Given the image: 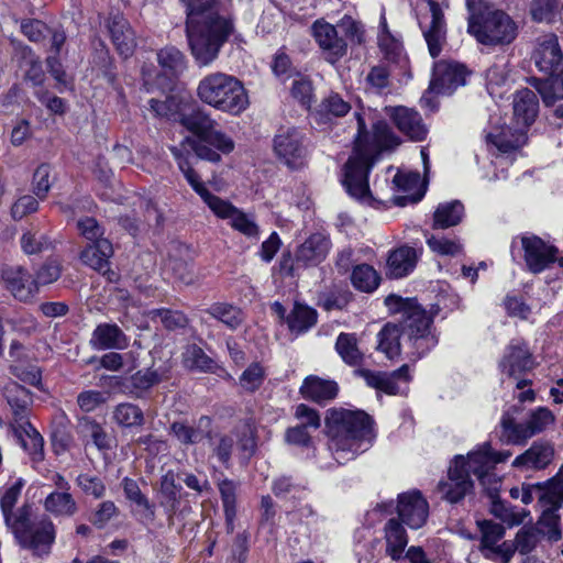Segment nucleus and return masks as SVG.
<instances>
[{
    "instance_id": "f257e3e1",
    "label": "nucleus",
    "mask_w": 563,
    "mask_h": 563,
    "mask_svg": "<svg viewBox=\"0 0 563 563\" xmlns=\"http://www.w3.org/2000/svg\"><path fill=\"white\" fill-rule=\"evenodd\" d=\"M385 305L400 314L399 325L386 324L377 335V349L389 360L399 355L401 344L408 345L416 358L437 345L438 339L430 331L432 320L416 300L391 294L385 298Z\"/></svg>"
},
{
    "instance_id": "f03ea898",
    "label": "nucleus",
    "mask_w": 563,
    "mask_h": 563,
    "mask_svg": "<svg viewBox=\"0 0 563 563\" xmlns=\"http://www.w3.org/2000/svg\"><path fill=\"white\" fill-rule=\"evenodd\" d=\"M186 12V34L199 66H209L233 31L232 22L220 15L217 0H180Z\"/></svg>"
},
{
    "instance_id": "7ed1b4c3",
    "label": "nucleus",
    "mask_w": 563,
    "mask_h": 563,
    "mask_svg": "<svg viewBox=\"0 0 563 563\" xmlns=\"http://www.w3.org/2000/svg\"><path fill=\"white\" fill-rule=\"evenodd\" d=\"M357 135L354 152L344 165L342 185L347 194L358 200L369 196L368 173L373 156L383 150L398 145V139L386 122L378 121L369 134L364 119L356 113Z\"/></svg>"
},
{
    "instance_id": "20e7f679",
    "label": "nucleus",
    "mask_w": 563,
    "mask_h": 563,
    "mask_svg": "<svg viewBox=\"0 0 563 563\" xmlns=\"http://www.w3.org/2000/svg\"><path fill=\"white\" fill-rule=\"evenodd\" d=\"M325 427L329 450L339 464L353 460L371 445L372 419L364 411L331 409L325 418Z\"/></svg>"
},
{
    "instance_id": "39448f33",
    "label": "nucleus",
    "mask_w": 563,
    "mask_h": 563,
    "mask_svg": "<svg viewBox=\"0 0 563 563\" xmlns=\"http://www.w3.org/2000/svg\"><path fill=\"white\" fill-rule=\"evenodd\" d=\"M309 34L323 59L334 65L347 54L350 46L365 42L366 31L360 20L344 14L336 23H330L324 18L314 20L309 27Z\"/></svg>"
},
{
    "instance_id": "423d86ee",
    "label": "nucleus",
    "mask_w": 563,
    "mask_h": 563,
    "mask_svg": "<svg viewBox=\"0 0 563 563\" xmlns=\"http://www.w3.org/2000/svg\"><path fill=\"white\" fill-rule=\"evenodd\" d=\"M197 96L205 104L230 115H240L250 106L244 84L238 77L223 71L203 76L198 84Z\"/></svg>"
},
{
    "instance_id": "0eeeda50",
    "label": "nucleus",
    "mask_w": 563,
    "mask_h": 563,
    "mask_svg": "<svg viewBox=\"0 0 563 563\" xmlns=\"http://www.w3.org/2000/svg\"><path fill=\"white\" fill-rule=\"evenodd\" d=\"M538 113V99L536 93L528 89L519 90L514 97V119L516 126L494 128L486 140L500 153H510L526 143V130L533 123Z\"/></svg>"
},
{
    "instance_id": "6e6552de",
    "label": "nucleus",
    "mask_w": 563,
    "mask_h": 563,
    "mask_svg": "<svg viewBox=\"0 0 563 563\" xmlns=\"http://www.w3.org/2000/svg\"><path fill=\"white\" fill-rule=\"evenodd\" d=\"M467 32L482 45L501 46L517 37V25L506 12L486 9L484 14L468 18Z\"/></svg>"
},
{
    "instance_id": "1a4fd4ad",
    "label": "nucleus",
    "mask_w": 563,
    "mask_h": 563,
    "mask_svg": "<svg viewBox=\"0 0 563 563\" xmlns=\"http://www.w3.org/2000/svg\"><path fill=\"white\" fill-rule=\"evenodd\" d=\"M16 542L35 556L48 555L55 541V527L51 519L43 517L37 521L31 520V515L20 517L10 529Z\"/></svg>"
},
{
    "instance_id": "9d476101",
    "label": "nucleus",
    "mask_w": 563,
    "mask_h": 563,
    "mask_svg": "<svg viewBox=\"0 0 563 563\" xmlns=\"http://www.w3.org/2000/svg\"><path fill=\"white\" fill-rule=\"evenodd\" d=\"M562 503L563 471L561 470L554 478L548 482V488L539 497L542 514L536 530L544 534L550 541H559L562 538L560 516L556 514Z\"/></svg>"
},
{
    "instance_id": "9b49d317",
    "label": "nucleus",
    "mask_w": 563,
    "mask_h": 563,
    "mask_svg": "<svg viewBox=\"0 0 563 563\" xmlns=\"http://www.w3.org/2000/svg\"><path fill=\"white\" fill-rule=\"evenodd\" d=\"M554 421L555 417L549 408L538 407L529 412L525 422H516L511 416L504 415L500 424L507 442L525 444L532 437L544 432Z\"/></svg>"
},
{
    "instance_id": "f8f14e48",
    "label": "nucleus",
    "mask_w": 563,
    "mask_h": 563,
    "mask_svg": "<svg viewBox=\"0 0 563 563\" xmlns=\"http://www.w3.org/2000/svg\"><path fill=\"white\" fill-rule=\"evenodd\" d=\"M418 8L419 26L430 55L435 58L446 44V23L443 11L434 0H422Z\"/></svg>"
},
{
    "instance_id": "ddd939ff",
    "label": "nucleus",
    "mask_w": 563,
    "mask_h": 563,
    "mask_svg": "<svg viewBox=\"0 0 563 563\" xmlns=\"http://www.w3.org/2000/svg\"><path fill=\"white\" fill-rule=\"evenodd\" d=\"M474 466L476 464H471V453L467 457L456 456L449 468L448 479L438 484L442 498L452 504L463 499L473 487L471 474L474 475Z\"/></svg>"
},
{
    "instance_id": "4468645a",
    "label": "nucleus",
    "mask_w": 563,
    "mask_h": 563,
    "mask_svg": "<svg viewBox=\"0 0 563 563\" xmlns=\"http://www.w3.org/2000/svg\"><path fill=\"white\" fill-rule=\"evenodd\" d=\"M274 150L277 156L290 168H299L306 162L305 136L297 128H280L274 139Z\"/></svg>"
},
{
    "instance_id": "2eb2a0df",
    "label": "nucleus",
    "mask_w": 563,
    "mask_h": 563,
    "mask_svg": "<svg viewBox=\"0 0 563 563\" xmlns=\"http://www.w3.org/2000/svg\"><path fill=\"white\" fill-rule=\"evenodd\" d=\"M521 246L525 252V262L531 273L539 274L553 263H558L563 268V257L559 256V250L539 236H522Z\"/></svg>"
},
{
    "instance_id": "dca6fc26",
    "label": "nucleus",
    "mask_w": 563,
    "mask_h": 563,
    "mask_svg": "<svg viewBox=\"0 0 563 563\" xmlns=\"http://www.w3.org/2000/svg\"><path fill=\"white\" fill-rule=\"evenodd\" d=\"M534 365L533 355L527 342L521 339H512L505 347L499 361L501 373L514 378H519L522 374L531 371Z\"/></svg>"
},
{
    "instance_id": "f3484780",
    "label": "nucleus",
    "mask_w": 563,
    "mask_h": 563,
    "mask_svg": "<svg viewBox=\"0 0 563 563\" xmlns=\"http://www.w3.org/2000/svg\"><path fill=\"white\" fill-rule=\"evenodd\" d=\"M211 211L219 219L229 220L231 228L245 238L253 241L260 239L261 231L254 217L236 208L230 201L221 199Z\"/></svg>"
},
{
    "instance_id": "a211bd4d",
    "label": "nucleus",
    "mask_w": 563,
    "mask_h": 563,
    "mask_svg": "<svg viewBox=\"0 0 563 563\" xmlns=\"http://www.w3.org/2000/svg\"><path fill=\"white\" fill-rule=\"evenodd\" d=\"M397 512L411 529L421 528L429 515V505L420 492L411 490L398 496Z\"/></svg>"
},
{
    "instance_id": "6ab92c4d",
    "label": "nucleus",
    "mask_w": 563,
    "mask_h": 563,
    "mask_svg": "<svg viewBox=\"0 0 563 563\" xmlns=\"http://www.w3.org/2000/svg\"><path fill=\"white\" fill-rule=\"evenodd\" d=\"M466 68L455 62L440 60L434 64L431 89L438 93H451L466 81Z\"/></svg>"
},
{
    "instance_id": "aec40b11",
    "label": "nucleus",
    "mask_w": 563,
    "mask_h": 563,
    "mask_svg": "<svg viewBox=\"0 0 563 563\" xmlns=\"http://www.w3.org/2000/svg\"><path fill=\"white\" fill-rule=\"evenodd\" d=\"M234 146V141L228 134L212 128L199 142L194 144V151L201 159L219 163L221 154H230Z\"/></svg>"
},
{
    "instance_id": "412c9836",
    "label": "nucleus",
    "mask_w": 563,
    "mask_h": 563,
    "mask_svg": "<svg viewBox=\"0 0 563 563\" xmlns=\"http://www.w3.org/2000/svg\"><path fill=\"white\" fill-rule=\"evenodd\" d=\"M387 115L397 129L412 141H422L428 130L419 112L404 106L386 108Z\"/></svg>"
},
{
    "instance_id": "4be33fe9",
    "label": "nucleus",
    "mask_w": 563,
    "mask_h": 563,
    "mask_svg": "<svg viewBox=\"0 0 563 563\" xmlns=\"http://www.w3.org/2000/svg\"><path fill=\"white\" fill-rule=\"evenodd\" d=\"M355 375L362 377L369 387L376 388L389 395L400 393L399 382L410 380L409 366L402 365L393 373L373 372L369 369H356Z\"/></svg>"
},
{
    "instance_id": "5701e85b",
    "label": "nucleus",
    "mask_w": 563,
    "mask_h": 563,
    "mask_svg": "<svg viewBox=\"0 0 563 563\" xmlns=\"http://www.w3.org/2000/svg\"><path fill=\"white\" fill-rule=\"evenodd\" d=\"M330 238L323 233H313L300 244L295 261L302 266H317L325 260L331 250Z\"/></svg>"
},
{
    "instance_id": "b1692460",
    "label": "nucleus",
    "mask_w": 563,
    "mask_h": 563,
    "mask_svg": "<svg viewBox=\"0 0 563 563\" xmlns=\"http://www.w3.org/2000/svg\"><path fill=\"white\" fill-rule=\"evenodd\" d=\"M563 54L556 35L547 34L539 38L533 60L540 71L552 75L561 64Z\"/></svg>"
},
{
    "instance_id": "393cba45",
    "label": "nucleus",
    "mask_w": 563,
    "mask_h": 563,
    "mask_svg": "<svg viewBox=\"0 0 563 563\" xmlns=\"http://www.w3.org/2000/svg\"><path fill=\"white\" fill-rule=\"evenodd\" d=\"M420 252L415 247L401 245L388 253L386 274L390 278H404L416 268Z\"/></svg>"
},
{
    "instance_id": "a878e982",
    "label": "nucleus",
    "mask_w": 563,
    "mask_h": 563,
    "mask_svg": "<svg viewBox=\"0 0 563 563\" xmlns=\"http://www.w3.org/2000/svg\"><path fill=\"white\" fill-rule=\"evenodd\" d=\"M2 278L7 288L20 301H27L36 294V283L21 266L5 267L2 271Z\"/></svg>"
},
{
    "instance_id": "bb28decb",
    "label": "nucleus",
    "mask_w": 563,
    "mask_h": 563,
    "mask_svg": "<svg viewBox=\"0 0 563 563\" xmlns=\"http://www.w3.org/2000/svg\"><path fill=\"white\" fill-rule=\"evenodd\" d=\"M553 456L554 448L550 442L537 441L512 461V466L521 470H542L552 462Z\"/></svg>"
},
{
    "instance_id": "cd10ccee",
    "label": "nucleus",
    "mask_w": 563,
    "mask_h": 563,
    "mask_svg": "<svg viewBox=\"0 0 563 563\" xmlns=\"http://www.w3.org/2000/svg\"><path fill=\"white\" fill-rule=\"evenodd\" d=\"M178 122L188 131L196 134L200 140L212 129L217 128L218 122L203 109L185 102Z\"/></svg>"
},
{
    "instance_id": "c85d7f7f",
    "label": "nucleus",
    "mask_w": 563,
    "mask_h": 563,
    "mask_svg": "<svg viewBox=\"0 0 563 563\" xmlns=\"http://www.w3.org/2000/svg\"><path fill=\"white\" fill-rule=\"evenodd\" d=\"M232 437L236 442L238 456L242 463H247L257 450V428L251 418L235 426Z\"/></svg>"
},
{
    "instance_id": "c756f323",
    "label": "nucleus",
    "mask_w": 563,
    "mask_h": 563,
    "mask_svg": "<svg viewBox=\"0 0 563 563\" xmlns=\"http://www.w3.org/2000/svg\"><path fill=\"white\" fill-rule=\"evenodd\" d=\"M510 456L509 451L492 452L490 445L484 443L476 451L471 452V464H476L474 475L485 483V478L492 477L489 470L497 463L506 462Z\"/></svg>"
},
{
    "instance_id": "7c9ffc66",
    "label": "nucleus",
    "mask_w": 563,
    "mask_h": 563,
    "mask_svg": "<svg viewBox=\"0 0 563 563\" xmlns=\"http://www.w3.org/2000/svg\"><path fill=\"white\" fill-rule=\"evenodd\" d=\"M24 484V481L19 478L4 492L0 499L1 511L4 522L9 529L20 520V517H27V515H31V506L29 505H23L16 511L13 510Z\"/></svg>"
},
{
    "instance_id": "2f4dec72",
    "label": "nucleus",
    "mask_w": 563,
    "mask_h": 563,
    "mask_svg": "<svg viewBox=\"0 0 563 563\" xmlns=\"http://www.w3.org/2000/svg\"><path fill=\"white\" fill-rule=\"evenodd\" d=\"M394 184L404 192H408L407 196L396 199L399 206H405L407 202L416 203L424 196L426 187L418 172H398L394 177Z\"/></svg>"
},
{
    "instance_id": "473e14b6",
    "label": "nucleus",
    "mask_w": 563,
    "mask_h": 563,
    "mask_svg": "<svg viewBox=\"0 0 563 563\" xmlns=\"http://www.w3.org/2000/svg\"><path fill=\"white\" fill-rule=\"evenodd\" d=\"M111 41L117 52L126 58L131 56L136 46L135 35L128 21L120 15L113 18L110 26Z\"/></svg>"
},
{
    "instance_id": "72a5a7b5",
    "label": "nucleus",
    "mask_w": 563,
    "mask_h": 563,
    "mask_svg": "<svg viewBox=\"0 0 563 563\" xmlns=\"http://www.w3.org/2000/svg\"><path fill=\"white\" fill-rule=\"evenodd\" d=\"M338 390L339 387L335 382L322 379L317 376L307 377L300 387V393L303 398L319 404L334 399L338 395Z\"/></svg>"
},
{
    "instance_id": "f704fd0d",
    "label": "nucleus",
    "mask_w": 563,
    "mask_h": 563,
    "mask_svg": "<svg viewBox=\"0 0 563 563\" xmlns=\"http://www.w3.org/2000/svg\"><path fill=\"white\" fill-rule=\"evenodd\" d=\"M172 431L184 444H197L211 434V419L207 416L200 417L196 426L183 422H174Z\"/></svg>"
},
{
    "instance_id": "c9c22d12",
    "label": "nucleus",
    "mask_w": 563,
    "mask_h": 563,
    "mask_svg": "<svg viewBox=\"0 0 563 563\" xmlns=\"http://www.w3.org/2000/svg\"><path fill=\"white\" fill-rule=\"evenodd\" d=\"M378 45L385 57L390 62H399L404 56L401 38L398 34L390 32L384 9L379 18Z\"/></svg>"
},
{
    "instance_id": "e433bc0d",
    "label": "nucleus",
    "mask_w": 563,
    "mask_h": 563,
    "mask_svg": "<svg viewBox=\"0 0 563 563\" xmlns=\"http://www.w3.org/2000/svg\"><path fill=\"white\" fill-rule=\"evenodd\" d=\"M386 540V554L394 561H399L404 556L408 544V536L400 522L396 519H389L384 528Z\"/></svg>"
},
{
    "instance_id": "4c0bfd02",
    "label": "nucleus",
    "mask_w": 563,
    "mask_h": 563,
    "mask_svg": "<svg viewBox=\"0 0 563 563\" xmlns=\"http://www.w3.org/2000/svg\"><path fill=\"white\" fill-rule=\"evenodd\" d=\"M350 279L356 290L366 294L374 292L382 282L379 273L365 263L353 266Z\"/></svg>"
},
{
    "instance_id": "58836bf2",
    "label": "nucleus",
    "mask_w": 563,
    "mask_h": 563,
    "mask_svg": "<svg viewBox=\"0 0 563 563\" xmlns=\"http://www.w3.org/2000/svg\"><path fill=\"white\" fill-rule=\"evenodd\" d=\"M335 351L342 361L350 366H358L364 360V353L358 346L355 333H340L335 341Z\"/></svg>"
},
{
    "instance_id": "ea45409f",
    "label": "nucleus",
    "mask_w": 563,
    "mask_h": 563,
    "mask_svg": "<svg viewBox=\"0 0 563 563\" xmlns=\"http://www.w3.org/2000/svg\"><path fill=\"white\" fill-rule=\"evenodd\" d=\"M351 110V104L345 101L339 93L332 92L318 106L316 118L321 123H327L333 118H340L347 114Z\"/></svg>"
},
{
    "instance_id": "a19ab883",
    "label": "nucleus",
    "mask_w": 563,
    "mask_h": 563,
    "mask_svg": "<svg viewBox=\"0 0 563 563\" xmlns=\"http://www.w3.org/2000/svg\"><path fill=\"white\" fill-rule=\"evenodd\" d=\"M463 216L464 207L460 201L440 203L433 214V228L448 229L457 225Z\"/></svg>"
},
{
    "instance_id": "79ce46f5",
    "label": "nucleus",
    "mask_w": 563,
    "mask_h": 563,
    "mask_svg": "<svg viewBox=\"0 0 563 563\" xmlns=\"http://www.w3.org/2000/svg\"><path fill=\"white\" fill-rule=\"evenodd\" d=\"M78 431L87 439L86 448H96L106 457V434L100 423L90 417H82L78 420Z\"/></svg>"
},
{
    "instance_id": "37998d69",
    "label": "nucleus",
    "mask_w": 563,
    "mask_h": 563,
    "mask_svg": "<svg viewBox=\"0 0 563 563\" xmlns=\"http://www.w3.org/2000/svg\"><path fill=\"white\" fill-rule=\"evenodd\" d=\"M179 169L184 174L186 180L191 186V188L200 196V198L208 206V208L212 210L222 198L213 195L206 187L205 183L201 180L198 173L190 167L187 161H180Z\"/></svg>"
},
{
    "instance_id": "c03bdc74",
    "label": "nucleus",
    "mask_w": 563,
    "mask_h": 563,
    "mask_svg": "<svg viewBox=\"0 0 563 563\" xmlns=\"http://www.w3.org/2000/svg\"><path fill=\"white\" fill-rule=\"evenodd\" d=\"M206 311L231 330L238 329L244 321L242 310L233 305L217 302L211 305Z\"/></svg>"
},
{
    "instance_id": "a18cd8bd",
    "label": "nucleus",
    "mask_w": 563,
    "mask_h": 563,
    "mask_svg": "<svg viewBox=\"0 0 563 563\" xmlns=\"http://www.w3.org/2000/svg\"><path fill=\"white\" fill-rule=\"evenodd\" d=\"M157 60L164 74L169 77L178 76L186 69V58L176 47L169 46L157 53Z\"/></svg>"
},
{
    "instance_id": "49530a36",
    "label": "nucleus",
    "mask_w": 563,
    "mask_h": 563,
    "mask_svg": "<svg viewBox=\"0 0 563 563\" xmlns=\"http://www.w3.org/2000/svg\"><path fill=\"white\" fill-rule=\"evenodd\" d=\"M317 322V312L314 309L295 303L294 309L287 317V324L291 332L302 333L313 327Z\"/></svg>"
},
{
    "instance_id": "de8ad7c7",
    "label": "nucleus",
    "mask_w": 563,
    "mask_h": 563,
    "mask_svg": "<svg viewBox=\"0 0 563 563\" xmlns=\"http://www.w3.org/2000/svg\"><path fill=\"white\" fill-rule=\"evenodd\" d=\"M185 100L177 97H168L165 100H157L152 98L148 100L151 112L158 118H164L169 121L178 122Z\"/></svg>"
},
{
    "instance_id": "09e8293b",
    "label": "nucleus",
    "mask_w": 563,
    "mask_h": 563,
    "mask_svg": "<svg viewBox=\"0 0 563 563\" xmlns=\"http://www.w3.org/2000/svg\"><path fill=\"white\" fill-rule=\"evenodd\" d=\"M476 525L481 533L478 545L479 552H483L504 540L505 528L503 525L486 519L477 520Z\"/></svg>"
},
{
    "instance_id": "8fccbe9b",
    "label": "nucleus",
    "mask_w": 563,
    "mask_h": 563,
    "mask_svg": "<svg viewBox=\"0 0 563 563\" xmlns=\"http://www.w3.org/2000/svg\"><path fill=\"white\" fill-rule=\"evenodd\" d=\"M560 10V0H531L529 4L530 16L538 23L554 22Z\"/></svg>"
},
{
    "instance_id": "3c124183",
    "label": "nucleus",
    "mask_w": 563,
    "mask_h": 563,
    "mask_svg": "<svg viewBox=\"0 0 563 563\" xmlns=\"http://www.w3.org/2000/svg\"><path fill=\"white\" fill-rule=\"evenodd\" d=\"M184 365L192 371L212 372L216 367L214 361L205 351L196 345H188L183 354Z\"/></svg>"
},
{
    "instance_id": "603ef678",
    "label": "nucleus",
    "mask_w": 563,
    "mask_h": 563,
    "mask_svg": "<svg viewBox=\"0 0 563 563\" xmlns=\"http://www.w3.org/2000/svg\"><path fill=\"white\" fill-rule=\"evenodd\" d=\"M44 507L47 511L59 516H71L76 511V503L66 492L51 493L44 501Z\"/></svg>"
},
{
    "instance_id": "864d4df0",
    "label": "nucleus",
    "mask_w": 563,
    "mask_h": 563,
    "mask_svg": "<svg viewBox=\"0 0 563 563\" xmlns=\"http://www.w3.org/2000/svg\"><path fill=\"white\" fill-rule=\"evenodd\" d=\"M80 261L89 268L106 275V243L86 244L80 252Z\"/></svg>"
},
{
    "instance_id": "5fc2aeb1",
    "label": "nucleus",
    "mask_w": 563,
    "mask_h": 563,
    "mask_svg": "<svg viewBox=\"0 0 563 563\" xmlns=\"http://www.w3.org/2000/svg\"><path fill=\"white\" fill-rule=\"evenodd\" d=\"M79 234L89 243H106V229L93 217L85 216L77 220L76 223Z\"/></svg>"
},
{
    "instance_id": "6e6d98bb",
    "label": "nucleus",
    "mask_w": 563,
    "mask_h": 563,
    "mask_svg": "<svg viewBox=\"0 0 563 563\" xmlns=\"http://www.w3.org/2000/svg\"><path fill=\"white\" fill-rule=\"evenodd\" d=\"M492 514L510 527L523 523L525 519L529 516V511L526 509H518L500 500L493 501Z\"/></svg>"
},
{
    "instance_id": "4d7b16f0",
    "label": "nucleus",
    "mask_w": 563,
    "mask_h": 563,
    "mask_svg": "<svg viewBox=\"0 0 563 563\" xmlns=\"http://www.w3.org/2000/svg\"><path fill=\"white\" fill-rule=\"evenodd\" d=\"M536 88L547 106H553L558 100L563 99V69L555 78L538 80Z\"/></svg>"
},
{
    "instance_id": "13d9d810",
    "label": "nucleus",
    "mask_w": 563,
    "mask_h": 563,
    "mask_svg": "<svg viewBox=\"0 0 563 563\" xmlns=\"http://www.w3.org/2000/svg\"><path fill=\"white\" fill-rule=\"evenodd\" d=\"M19 440L23 449L32 455L34 461L42 460L44 441L42 435L31 423H27L26 428L23 429V433L19 434Z\"/></svg>"
},
{
    "instance_id": "bf43d9fd",
    "label": "nucleus",
    "mask_w": 563,
    "mask_h": 563,
    "mask_svg": "<svg viewBox=\"0 0 563 563\" xmlns=\"http://www.w3.org/2000/svg\"><path fill=\"white\" fill-rule=\"evenodd\" d=\"M213 455L224 466H230L231 455L234 446V439L230 434H217L209 438Z\"/></svg>"
},
{
    "instance_id": "052dcab7",
    "label": "nucleus",
    "mask_w": 563,
    "mask_h": 563,
    "mask_svg": "<svg viewBox=\"0 0 563 563\" xmlns=\"http://www.w3.org/2000/svg\"><path fill=\"white\" fill-rule=\"evenodd\" d=\"M148 317L155 322L159 321L168 330L185 328L188 323V319L183 312L169 309L151 310Z\"/></svg>"
},
{
    "instance_id": "680f3d73",
    "label": "nucleus",
    "mask_w": 563,
    "mask_h": 563,
    "mask_svg": "<svg viewBox=\"0 0 563 563\" xmlns=\"http://www.w3.org/2000/svg\"><path fill=\"white\" fill-rule=\"evenodd\" d=\"M21 53L27 65L25 70V79L31 81L33 86H40L43 84L45 74L42 67V63L38 58H35L33 51L27 45H20Z\"/></svg>"
},
{
    "instance_id": "e2e57ef3",
    "label": "nucleus",
    "mask_w": 563,
    "mask_h": 563,
    "mask_svg": "<svg viewBox=\"0 0 563 563\" xmlns=\"http://www.w3.org/2000/svg\"><path fill=\"white\" fill-rule=\"evenodd\" d=\"M219 490L224 508L227 523L229 529L232 530L233 520L236 515L235 485L231 481H223L219 485Z\"/></svg>"
},
{
    "instance_id": "0e129e2a",
    "label": "nucleus",
    "mask_w": 563,
    "mask_h": 563,
    "mask_svg": "<svg viewBox=\"0 0 563 563\" xmlns=\"http://www.w3.org/2000/svg\"><path fill=\"white\" fill-rule=\"evenodd\" d=\"M20 30L29 41L33 43H41L46 40L51 33V27L41 20L25 19L21 21Z\"/></svg>"
},
{
    "instance_id": "69168bd1",
    "label": "nucleus",
    "mask_w": 563,
    "mask_h": 563,
    "mask_svg": "<svg viewBox=\"0 0 563 563\" xmlns=\"http://www.w3.org/2000/svg\"><path fill=\"white\" fill-rule=\"evenodd\" d=\"M427 244L431 251L439 255L454 256L462 251V244L459 240L445 236L430 235L427 238Z\"/></svg>"
},
{
    "instance_id": "338daca9",
    "label": "nucleus",
    "mask_w": 563,
    "mask_h": 563,
    "mask_svg": "<svg viewBox=\"0 0 563 563\" xmlns=\"http://www.w3.org/2000/svg\"><path fill=\"white\" fill-rule=\"evenodd\" d=\"M481 553L486 560L495 563H510L516 553V547L512 541L503 540Z\"/></svg>"
},
{
    "instance_id": "774afa93",
    "label": "nucleus",
    "mask_w": 563,
    "mask_h": 563,
    "mask_svg": "<svg viewBox=\"0 0 563 563\" xmlns=\"http://www.w3.org/2000/svg\"><path fill=\"white\" fill-rule=\"evenodd\" d=\"M113 418L121 426L132 427L142 422L143 413L135 405L121 404L117 407Z\"/></svg>"
}]
</instances>
